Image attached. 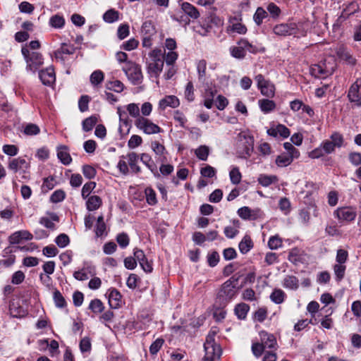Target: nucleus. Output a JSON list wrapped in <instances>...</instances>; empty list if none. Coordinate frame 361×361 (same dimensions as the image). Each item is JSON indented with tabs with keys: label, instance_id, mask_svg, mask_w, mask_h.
Instances as JSON below:
<instances>
[{
	"label": "nucleus",
	"instance_id": "obj_53",
	"mask_svg": "<svg viewBox=\"0 0 361 361\" xmlns=\"http://www.w3.org/2000/svg\"><path fill=\"white\" fill-rule=\"evenodd\" d=\"M116 241L121 248H126L130 243V238L127 233H119L116 237Z\"/></svg>",
	"mask_w": 361,
	"mask_h": 361
},
{
	"label": "nucleus",
	"instance_id": "obj_18",
	"mask_svg": "<svg viewBox=\"0 0 361 361\" xmlns=\"http://www.w3.org/2000/svg\"><path fill=\"white\" fill-rule=\"evenodd\" d=\"M121 295L116 288L109 289L108 291L109 304L111 308L120 307L121 303Z\"/></svg>",
	"mask_w": 361,
	"mask_h": 361
},
{
	"label": "nucleus",
	"instance_id": "obj_10",
	"mask_svg": "<svg viewBox=\"0 0 361 361\" xmlns=\"http://www.w3.org/2000/svg\"><path fill=\"white\" fill-rule=\"evenodd\" d=\"M361 87V77L357 78L355 82L350 87L348 92L349 101L354 103L357 107H361V94H360V87Z\"/></svg>",
	"mask_w": 361,
	"mask_h": 361
},
{
	"label": "nucleus",
	"instance_id": "obj_20",
	"mask_svg": "<svg viewBox=\"0 0 361 361\" xmlns=\"http://www.w3.org/2000/svg\"><path fill=\"white\" fill-rule=\"evenodd\" d=\"M179 99L173 95L166 96L159 101V106L161 109H165L169 106L171 108H176L179 106Z\"/></svg>",
	"mask_w": 361,
	"mask_h": 361
},
{
	"label": "nucleus",
	"instance_id": "obj_14",
	"mask_svg": "<svg viewBox=\"0 0 361 361\" xmlns=\"http://www.w3.org/2000/svg\"><path fill=\"white\" fill-rule=\"evenodd\" d=\"M260 336V343L264 346V348H269V349H274L276 348L277 345V342L275 336L271 334H269L266 331H261L259 333Z\"/></svg>",
	"mask_w": 361,
	"mask_h": 361
},
{
	"label": "nucleus",
	"instance_id": "obj_32",
	"mask_svg": "<svg viewBox=\"0 0 361 361\" xmlns=\"http://www.w3.org/2000/svg\"><path fill=\"white\" fill-rule=\"evenodd\" d=\"M286 297V293L281 289L276 288L270 295L271 300L276 304H281Z\"/></svg>",
	"mask_w": 361,
	"mask_h": 361
},
{
	"label": "nucleus",
	"instance_id": "obj_36",
	"mask_svg": "<svg viewBox=\"0 0 361 361\" xmlns=\"http://www.w3.org/2000/svg\"><path fill=\"white\" fill-rule=\"evenodd\" d=\"M98 121V118L97 116H91L87 118H85L82 121V130L85 132H89L92 130L94 126Z\"/></svg>",
	"mask_w": 361,
	"mask_h": 361
},
{
	"label": "nucleus",
	"instance_id": "obj_27",
	"mask_svg": "<svg viewBox=\"0 0 361 361\" xmlns=\"http://www.w3.org/2000/svg\"><path fill=\"white\" fill-rule=\"evenodd\" d=\"M204 90L205 94L204 104L205 107H207V109H211L213 106V99L216 92V90L214 89V87H212V86L204 87Z\"/></svg>",
	"mask_w": 361,
	"mask_h": 361
},
{
	"label": "nucleus",
	"instance_id": "obj_30",
	"mask_svg": "<svg viewBox=\"0 0 361 361\" xmlns=\"http://www.w3.org/2000/svg\"><path fill=\"white\" fill-rule=\"evenodd\" d=\"M65 18L62 15L55 14L49 18V24L55 29H61L65 25Z\"/></svg>",
	"mask_w": 361,
	"mask_h": 361
},
{
	"label": "nucleus",
	"instance_id": "obj_56",
	"mask_svg": "<svg viewBox=\"0 0 361 361\" xmlns=\"http://www.w3.org/2000/svg\"><path fill=\"white\" fill-rule=\"evenodd\" d=\"M230 52L233 57L238 59H242L245 56L246 51H244L240 46L231 47Z\"/></svg>",
	"mask_w": 361,
	"mask_h": 361
},
{
	"label": "nucleus",
	"instance_id": "obj_7",
	"mask_svg": "<svg viewBox=\"0 0 361 361\" xmlns=\"http://www.w3.org/2000/svg\"><path fill=\"white\" fill-rule=\"evenodd\" d=\"M135 126L147 135L156 134L162 131L159 126L144 116H139L135 121Z\"/></svg>",
	"mask_w": 361,
	"mask_h": 361
},
{
	"label": "nucleus",
	"instance_id": "obj_46",
	"mask_svg": "<svg viewBox=\"0 0 361 361\" xmlns=\"http://www.w3.org/2000/svg\"><path fill=\"white\" fill-rule=\"evenodd\" d=\"M164 343V340L161 338H157L149 346V353L152 355H155L159 351Z\"/></svg>",
	"mask_w": 361,
	"mask_h": 361
},
{
	"label": "nucleus",
	"instance_id": "obj_64",
	"mask_svg": "<svg viewBox=\"0 0 361 361\" xmlns=\"http://www.w3.org/2000/svg\"><path fill=\"white\" fill-rule=\"evenodd\" d=\"M348 159L355 166L361 165V154L359 152H350L348 154Z\"/></svg>",
	"mask_w": 361,
	"mask_h": 361
},
{
	"label": "nucleus",
	"instance_id": "obj_5",
	"mask_svg": "<svg viewBox=\"0 0 361 361\" xmlns=\"http://www.w3.org/2000/svg\"><path fill=\"white\" fill-rule=\"evenodd\" d=\"M122 69L133 85L142 83L143 75L140 66L133 61H128Z\"/></svg>",
	"mask_w": 361,
	"mask_h": 361
},
{
	"label": "nucleus",
	"instance_id": "obj_11",
	"mask_svg": "<svg viewBox=\"0 0 361 361\" xmlns=\"http://www.w3.org/2000/svg\"><path fill=\"white\" fill-rule=\"evenodd\" d=\"M310 73L312 76L317 78H326L334 73L333 68L327 67L324 62L312 65L310 68Z\"/></svg>",
	"mask_w": 361,
	"mask_h": 361
},
{
	"label": "nucleus",
	"instance_id": "obj_25",
	"mask_svg": "<svg viewBox=\"0 0 361 361\" xmlns=\"http://www.w3.org/2000/svg\"><path fill=\"white\" fill-rule=\"evenodd\" d=\"M87 199L86 207L87 209L89 211H94L98 209L102 204V200L98 195H91Z\"/></svg>",
	"mask_w": 361,
	"mask_h": 361
},
{
	"label": "nucleus",
	"instance_id": "obj_49",
	"mask_svg": "<svg viewBox=\"0 0 361 361\" xmlns=\"http://www.w3.org/2000/svg\"><path fill=\"white\" fill-rule=\"evenodd\" d=\"M151 148L157 155L160 157L163 156L165 158L164 154L166 153V149L163 145L157 141H154L151 143Z\"/></svg>",
	"mask_w": 361,
	"mask_h": 361
},
{
	"label": "nucleus",
	"instance_id": "obj_44",
	"mask_svg": "<svg viewBox=\"0 0 361 361\" xmlns=\"http://www.w3.org/2000/svg\"><path fill=\"white\" fill-rule=\"evenodd\" d=\"M345 269L346 267L343 265V264H336L334 266V271L336 276V281H340L343 279L345 276Z\"/></svg>",
	"mask_w": 361,
	"mask_h": 361
},
{
	"label": "nucleus",
	"instance_id": "obj_38",
	"mask_svg": "<svg viewBox=\"0 0 361 361\" xmlns=\"http://www.w3.org/2000/svg\"><path fill=\"white\" fill-rule=\"evenodd\" d=\"M195 154L199 159L206 161L209 154V148L207 145H201L195 149Z\"/></svg>",
	"mask_w": 361,
	"mask_h": 361
},
{
	"label": "nucleus",
	"instance_id": "obj_1",
	"mask_svg": "<svg viewBox=\"0 0 361 361\" xmlns=\"http://www.w3.org/2000/svg\"><path fill=\"white\" fill-rule=\"evenodd\" d=\"M149 56L151 61L147 64V73L150 77L157 78L161 73L164 67V54L160 49H154Z\"/></svg>",
	"mask_w": 361,
	"mask_h": 361
},
{
	"label": "nucleus",
	"instance_id": "obj_29",
	"mask_svg": "<svg viewBox=\"0 0 361 361\" xmlns=\"http://www.w3.org/2000/svg\"><path fill=\"white\" fill-rule=\"evenodd\" d=\"M259 106L262 112L264 114H268L276 109V103L273 100H269L268 99H259Z\"/></svg>",
	"mask_w": 361,
	"mask_h": 361
},
{
	"label": "nucleus",
	"instance_id": "obj_48",
	"mask_svg": "<svg viewBox=\"0 0 361 361\" xmlns=\"http://www.w3.org/2000/svg\"><path fill=\"white\" fill-rule=\"evenodd\" d=\"M96 187V183L94 182H88L85 183L82 188L81 192V195L83 199H87L90 197V195L91 192Z\"/></svg>",
	"mask_w": 361,
	"mask_h": 361
},
{
	"label": "nucleus",
	"instance_id": "obj_23",
	"mask_svg": "<svg viewBox=\"0 0 361 361\" xmlns=\"http://www.w3.org/2000/svg\"><path fill=\"white\" fill-rule=\"evenodd\" d=\"M94 274V271L90 267H84L81 269L75 271L73 273V277L78 281H85Z\"/></svg>",
	"mask_w": 361,
	"mask_h": 361
},
{
	"label": "nucleus",
	"instance_id": "obj_55",
	"mask_svg": "<svg viewBox=\"0 0 361 361\" xmlns=\"http://www.w3.org/2000/svg\"><path fill=\"white\" fill-rule=\"evenodd\" d=\"M107 88L116 92H121L123 90L124 85L120 80H116L109 82Z\"/></svg>",
	"mask_w": 361,
	"mask_h": 361
},
{
	"label": "nucleus",
	"instance_id": "obj_19",
	"mask_svg": "<svg viewBox=\"0 0 361 361\" xmlns=\"http://www.w3.org/2000/svg\"><path fill=\"white\" fill-rule=\"evenodd\" d=\"M140 161L151 171V172L155 176H159V174L157 171V165L154 161L152 160L151 156L147 153H142L140 155Z\"/></svg>",
	"mask_w": 361,
	"mask_h": 361
},
{
	"label": "nucleus",
	"instance_id": "obj_42",
	"mask_svg": "<svg viewBox=\"0 0 361 361\" xmlns=\"http://www.w3.org/2000/svg\"><path fill=\"white\" fill-rule=\"evenodd\" d=\"M23 133L28 136L37 135L40 133V129L35 123H28L24 127Z\"/></svg>",
	"mask_w": 361,
	"mask_h": 361
},
{
	"label": "nucleus",
	"instance_id": "obj_40",
	"mask_svg": "<svg viewBox=\"0 0 361 361\" xmlns=\"http://www.w3.org/2000/svg\"><path fill=\"white\" fill-rule=\"evenodd\" d=\"M276 176L260 175L258 178V182L264 187H268L273 183L277 181Z\"/></svg>",
	"mask_w": 361,
	"mask_h": 361
},
{
	"label": "nucleus",
	"instance_id": "obj_39",
	"mask_svg": "<svg viewBox=\"0 0 361 361\" xmlns=\"http://www.w3.org/2000/svg\"><path fill=\"white\" fill-rule=\"evenodd\" d=\"M53 299L57 307L63 308L66 306V300L59 290H55L54 291Z\"/></svg>",
	"mask_w": 361,
	"mask_h": 361
},
{
	"label": "nucleus",
	"instance_id": "obj_47",
	"mask_svg": "<svg viewBox=\"0 0 361 361\" xmlns=\"http://www.w3.org/2000/svg\"><path fill=\"white\" fill-rule=\"evenodd\" d=\"M236 227L226 226L224 228V234L228 238H233L238 233L237 228L239 226V221H233Z\"/></svg>",
	"mask_w": 361,
	"mask_h": 361
},
{
	"label": "nucleus",
	"instance_id": "obj_33",
	"mask_svg": "<svg viewBox=\"0 0 361 361\" xmlns=\"http://www.w3.org/2000/svg\"><path fill=\"white\" fill-rule=\"evenodd\" d=\"M250 310V307L248 305L245 303H240L238 304L235 309V314L239 319H245L247 314Z\"/></svg>",
	"mask_w": 361,
	"mask_h": 361
},
{
	"label": "nucleus",
	"instance_id": "obj_41",
	"mask_svg": "<svg viewBox=\"0 0 361 361\" xmlns=\"http://www.w3.org/2000/svg\"><path fill=\"white\" fill-rule=\"evenodd\" d=\"M89 309L91 310L94 313L99 314L103 312L104 307L102 302L99 299L92 300L90 305Z\"/></svg>",
	"mask_w": 361,
	"mask_h": 361
},
{
	"label": "nucleus",
	"instance_id": "obj_37",
	"mask_svg": "<svg viewBox=\"0 0 361 361\" xmlns=\"http://www.w3.org/2000/svg\"><path fill=\"white\" fill-rule=\"evenodd\" d=\"M267 16V12L262 7H258L253 16V20L257 25H260Z\"/></svg>",
	"mask_w": 361,
	"mask_h": 361
},
{
	"label": "nucleus",
	"instance_id": "obj_54",
	"mask_svg": "<svg viewBox=\"0 0 361 361\" xmlns=\"http://www.w3.org/2000/svg\"><path fill=\"white\" fill-rule=\"evenodd\" d=\"M130 33L129 25L128 24H121L118 26L117 36L119 39L126 38Z\"/></svg>",
	"mask_w": 361,
	"mask_h": 361
},
{
	"label": "nucleus",
	"instance_id": "obj_50",
	"mask_svg": "<svg viewBox=\"0 0 361 361\" xmlns=\"http://www.w3.org/2000/svg\"><path fill=\"white\" fill-rule=\"evenodd\" d=\"M104 80V73L102 71H95L90 75V82L93 85L100 84Z\"/></svg>",
	"mask_w": 361,
	"mask_h": 361
},
{
	"label": "nucleus",
	"instance_id": "obj_24",
	"mask_svg": "<svg viewBox=\"0 0 361 361\" xmlns=\"http://www.w3.org/2000/svg\"><path fill=\"white\" fill-rule=\"evenodd\" d=\"M57 157L64 165H68L72 161V158L66 146H61L58 147Z\"/></svg>",
	"mask_w": 361,
	"mask_h": 361
},
{
	"label": "nucleus",
	"instance_id": "obj_52",
	"mask_svg": "<svg viewBox=\"0 0 361 361\" xmlns=\"http://www.w3.org/2000/svg\"><path fill=\"white\" fill-rule=\"evenodd\" d=\"M126 159V156H121L117 164V168L118 169L119 171L124 176L128 175L129 173V168L127 162L125 161Z\"/></svg>",
	"mask_w": 361,
	"mask_h": 361
},
{
	"label": "nucleus",
	"instance_id": "obj_61",
	"mask_svg": "<svg viewBox=\"0 0 361 361\" xmlns=\"http://www.w3.org/2000/svg\"><path fill=\"white\" fill-rule=\"evenodd\" d=\"M142 142V139L140 135H133L130 137L128 142L130 149H135L140 146Z\"/></svg>",
	"mask_w": 361,
	"mask_h": 361
},
{
	"label": "nucleus",
	"instance_id": "obj_8",
	"mask_svg": "<svg viewBox=\"0 0 361 361\" xmlns=\"http://www.w3.org/2000/svg\"><path fill=\"white\" fill-rule=\"evenodd\" d=\"M254 149V140L252 137L243 136L240 140L237 154L241 159H248Z\"/></svg>",
	"mask_w": 361,
	"mask_h": 361
},
{
	"label": "nucleus",
	"instance_id": "obj_57",
	"mask_svg": "<svg viewBox=\"0 0 361 361\" xmlns=\"http://www.w3.org/2000/svg\"><path fill=\"white\" fill-rule=\"evenodd\" d=\"M55 243L59 247H65L69 244L70 239L66 234L61 233L56 238Z\"/></svg>",
	"mask_w": 361,
	"mask_h": 361
},
{
	"label": "nucleus",
	"instance_id": "obj_63",
	"mask_svg": "<svg viewBox=\"0 0 361 361\" xmlns=\"http://www.w3.org/2000/svg\"><path fill=\"white\" fill-rule=\"evenodd\" d=\"M238 216L244 219L248 220L251 219L252 210L248 207H243L238 209Z\"/></svg>",
	"mask_w": 361,
	"mask_h": 361
},
{
	"label": "nucleus",
	"instance_id": "obj_35",
	"mask_svg": "<svg viewBox=\"0 0 361 361\" xmlns=\"http://www.w3.org/2000/svg\"><path fill=\"white\" fill-rule=\"evenodd\" d=\"M142 35L153 36L156 33L154 25L151 20L145 21L141 28Z\"/></svg>",
	"mask_w": 361,
	"mask_h": 361
},
{
	"label": "nucleus",
	"instance_id": "obj_17",
	"mask_svg": "<svg viewBox=\"0 0 361 361\" xmlns=\"http://www.w3.org/2000/svg\"><path fill=\"white\" fill-rule=\"evenodd\" d=\"M336 55L348 65L355 66L356 64L357 61L355 58L353 57L350 51L343 47H340L337 49Z\"/></svg>",
	"mask_w": 361,
	"mask_h": 361
},
{
	"label": "nucleus",
	"instance_id": "obj_31",
	"mask_svg": "<svg viewBox=\"0 0 361 361\" xmlns=\"http://www.w3.org/2000/svg\"><path fill=\"white\" fill-rule=\"evenodd\" d=\"M119 12L115 9H109L103 15V20L108 23H113L119 20Z\"/></svg>",
	"mask_w": 361,
	"mask_h": 361
},
{
	"label": "nucleus",
	"instance_id": "obj_28",
	"mask_svg": "<svg viewBox=\"0 0 361 361\" xmlns=\"http://www.w3.org/2000/svg\"><path fill=\"white\" fill-rule=\"evenodd\" d=\"M253 247V243L249 235H245L239 243L238 248L242 254L247 253Z\"/></svg>",
	"mask_w": 361,
	"mask_h": 361
},
{
	"label": "nucleus",
	"instance_id": "obj_6",
	"mask_svg": "<svg viewBox=\"0 0 361 361\" xmlns=\"http://www.w3.org/2000/svg\"><path fill=\"white\" fill-rule=\"evenodd\" d=\"M334 215L341 224H348L355 219L357 210L352 207H338L334 212Z\"/></svg>",
	"mask_w": 361,
	"mask_h": 361
},
{
	"label": "nucleus",
	"instance_id": "obj_34",
	"mask_svg": "<svg viewBox=\"0 0 361 361\" xmlns=\"http://www.w3.org/2000/svg\"><path fill=\"white\" fill-rule=\"evenodd\" d=\"M294 159L287 154H281L276 157V164L279 167H285L290 165Z\"/></svg>",
	"mask_w": 361,
	"mask_h": 361
},
{
	"label": "nucleus",
	"instance_id": "obj_4",
	"mask_svg": "<svg viewBox=\"0 0 361 361\" xmlns=\"http://www.w3.org/2000/svg\"><path fill=\"white\" fill-rule=\"evenodd\" d=\"M205 355L203 361H216L220 359L221 355V349L219 345L214 342V333H209L204 344Z\"/></svg>",
	"mask_w": 361,
	"mask_h": 361
},
{
	"label": "nucleus",
	"instance_id": "obj_60",
	"mask_svg": "<svg viewBox=\"0 0 361 361\" xmlns=\"http://www.w3.org/2000/svg\"><path fill=\"white\" fill-rule=\"evenodd\" d=\"M147 202L149 205H155L157 202L156 193L152 188L145 190Z\"/></svg>",
	"mask_w": 361,
	"mask_h": 361
},
{
	"label": "nucleus",
	"instance_id": "obj_12",
	"mask_svg": "<svg viewBox=\"0 0 361 361\" xmlns=\"http://www.w3.org/2000/svg\"><path fill=\"white\" fill-rule=\"evenodd\" d=\"M296 25L295 23H282L274 26V34L279 36L290 35L295 33Z\"/></svg>",
	"mask_w": 361,
	"mask_h": 361
},
{
	"label": "nucleus",
	"instance_id": "obj_58",
	"mask_svg": "<svg viewBox=\"0 0 361 361\" xmlns=\"http://www.w3.org/2000/svg\"><path fill=\"white\" fill-rule=\"evenodd\" d=\"M178 54L176 51H169L166 55L164 54V62L165 61L166 66H173L176 62Z\"/></svg>",
	"mask_w": 361,
	"mask_h": 361
},
{
	"label": "nucleus",
	"instance_id": "obj_9",
	"mask_svg": "<svg viewBox=\"0 0 361 361\" xmlns=\"http://www.w3.org/2000/svg\"><path fill=\"white\" fill-rule=\"evenodd\" d=\"M257 87L262 94L267 97H273L275 94V86L269 80H265L264 75L258 74L255 78Z\"/></svg>",
	"mask_w": 361,
	"mask_h": 361
},
{
	"label": "nucleus",
	"instance_id": "obj_51",
	"mask_svg": "<svg viewBox=\"0 0 361 361\" xmlns=\"http://www.w3.org/2000/svg\"><path fill=\"white\" fill-rule=\"evenodd\" d=\"M283 147L287 151V154L297 159L300 156V152L290 142L283 143Z\"/></svg>",
	"mask_w": 361,
	"mask_h": 361
},
{
	"label": "nucleus",
	"instance_id": "obj_26",
	"mask_svg": "<svg viewBox=\"0 0 361 361\" xmlns=\"http://www.w3.org/2000/svg\"><path fill=\"white\" fill-rule=\"evenodd\" d=\"M283 286L290 290H297L299 287V280L292 275L286 276L283 280Z\"/></svg>",
	"mask_w": 361,
	"mask_h": 361
},
{
	"label": "nucleus",
	"instance_id": "obj_43",
	"mask_svg": "<svg viewBox=\"0 0 361 361\" xmlns=\"http://www.w3.org/2000/svg\"><path fill=\"white\" fill-rule=\"evenodd\" d=\"M229 176H230L231 181L233 184H234V185L238 184L240 182L241 178H242V176L239 171L238 167L233 166L231 169V170L230 171Z\"/></svg>",
	"mask_w": 361,
	"mask_h": 361
},
{
	"label": "nucleus",
	"instance_id": "obj_21",
	"mask_svg": "<svg viewBox=\"0 0 361 361\" xmlns=\"http://www.w3.org/2000/svg\"><path fill=\"white\" fill-rule=\"evenodd\" d=\"M128 164L131 171L135 173L141 172V168L138 166L139 156L137 153L132 152L126 155Z\"/></svg>",
	"mask_w": 361,
	"mask_h": 361
},
{
	"label": "nucleus",
	"instance_id": "obj_62",
	"mask_svg": "<svg viewBox=\"0 0 361 361\" xmlns=\"http://www.w3.org/2000/svg\"><path fill=\"white\" fill-rule=\"evenodd\" d=\"M82 173L85 178L92 179L96 176V170L90 165H84L82 166Z\"/></svg>",
	"mask_w": 361,
	"mask_h": 361
},
{
	"label": "nucleus",
	"instance_id": "obj_2",
	"mask_svg": "<svg viewBox=\"0 0 361 361\" xmlns=\"http://www.w3.org/2000/svg\"><path fill=\"white\" fill-rule=\"evenodd\" d=\"M238 279L233 276L224 282L219 291L218 292L217 297L224 304L230 302L238 293Z\"/></svg>",
	"mask_w": 361,
	"mask_h": 361
},
{
	"label": "nucleus",
	"instance_id": "obj_59",
	"mask_svg": "<svg viewBox=\"0 0 361 361\" xmlns=\"http://www.w3.org/2000/svg\"><path fill=\"white\" fill-rule=\"evenodd\" d=\"M331 143L334 145L335 147H341L343 144V137L339 133H334L331 135Z\"/></svg>",
	"mask_w": 361,
	"mask_h": 361
},
{
	"label": "nucleus",
	"instance_id": "obj_13",
	"mask_svg": "<svg viewBox=\"0 0 361 361\" xmlns=\"http://www.w3.org/2000/svg\"><path fill=\"white\" fill-rule=\"evenodd\" d=\"M207 61L204 59L200 60L197 63V71L198 74V80L202 84V87H207L211 86L208 82V78L207 76Z\"/></svg>",
	"mask_w": 361,
	"mask_h": 361
},
{
	"label": "nucleus",
	"instance_id": "obj_3",
	"mask_svg": "<svg viewBox=\"0 0 361 361\" xmlns=\"http://www.w3.org/2000/svg\"><path fill=\"white\" fill-rule=\"evenodd\" d=\"M21 52L26 62V70L35 73L44 63L42 54L38 51H31L27 47H23Z\"/></svg>",
	"mask_w": 361,
	"mask_h": 361
},
{
	"label": "nucleus",
	"instance_id": "obj_45",
	"mask_svg": "<svg viewBox=\"0 0 361 361\" xmlns=\"http://www.w3.org/2000/svg\"><path fill=\"white\" fill-rule=\"evenodd\" d=\"M282 245H283V241H282L281 238L277 235L271 236L269 239L268 247L271 250H276V249L281 247L282 246Z\"/></svg>",
	"mask_w": 361,
	"mask_h": 361
},
{
	"label": "nucleus",
	"instance_id": "obj_16",
	"mask_svg": "<svg viewBox=\"0 0 361 361\" xmlns=\"http://www.w3.org/2000/svg\"><path fill=\"white\" fill-rule=\"evenodd\" d=\"M30 167V164L22 157L12 159L9 161L8 168L14 173L20 170H25Z\"/></svg>",
	"mask_w": 361,
	"mask_h": 361
},
{
	"label": "nucleus",
	"instance_id": "obj_22",
	"mask_svg": "<svg viewBox=\"0 0 361 361\" xmlns=\"http://www.w3.org/2000/svg\"><path fill=\"white\" fill-rule=\"evenodd\" d=\"M180 8L186 15L192 19H197L200 17L197 8L189 2H182Z\"/></svg>",
	"mask_w": 361,
	"mask_h": 361
},
{
	"label": "nucleus",
	"instance_id": "obj_15",
	"mask_svg": "<svg viewBox=\"0 0 361 361\" xmlns=\"http://www.w3.org/2000/svg\"><path fill=\"white\" fill-rule=\"evenodd\" d=\"M39 77L44 85H51L54 82L56 79L54 68L50 66L44 70L40 71L39 72Z\"/></svg>",
	"mask_w": 361,
	"mask_h": 361
}]
</instances>
